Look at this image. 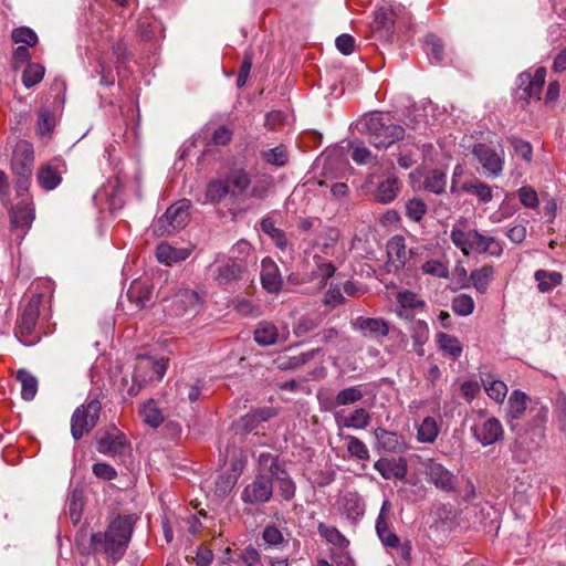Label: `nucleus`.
Returning a JSON list of instances; mask_svg holds the SVG:
<instances>
[{
  "label": "nucleus",
  "instance_id": "nucleus-1",
  "mask_svg": "<svg viewBox=\"0 0 566 566\" xmlns=\"http://www.w3.org/2000/svg\"><path fill=\"white\" fill-rule=\"evenodd\" d=\"M137 520L136 514L117 515L104 532L91 535L92 551L105 555L113 563L120 560L128 548Z\"/></svg>",
  "mask_w": 566,
  "mask_h": 566
},
{
  "label": "nucleus",
  "instance_id": "nucleus-2",
  "mask_svg": "<svg viewBox=\"0 0 566 566\" xmlns=\"http://www.w3.org/2000/svg\"><path fill=\"white\" fill-rule=\"evenodd\" d=\"M230 189V197L233 199H264L274 187V178L268 174L250 172L243 168L231 169L226 175Z\"/></svg>",
  "mask_w": 566,
  "mask_h": 566
},
{
  "label": "nucleus",
  "instance_id": "nucleus-3",
  "mask_svg": "<svg viewBox=\"0 0 566 566\" xmlns=\"http://www.w3.org/2000/svg\"><path fill=\"white\" fill-rule=\"evenodd\" d=\"M167 364L166 358L138 357L134 367L133 384L128 387L127 394L132 397L137 396L142 388L160 381L167 371Z\"/></svg>",
  "mask_w": 566,
  "mask_h": 566
},
{
  "label": "nucleus",
  "instance_id": "nucleus-4",
  "mask_svg": "<svg viewBox=\"0 0 566 566\" xmlns=\"http://www.w3.org/2000/svg\"><path fill=\"white\" fill-rule=\"evenodd\" d=\"M368 140L377 148H387L397 140L403 138L405 128L391 123L389 117L379 114H373L366 122Z\"/></svg>",
  "mask_w": 566,
  "mask_h": 566
},
{
  "label": "nucleus",
  "instance_id": "nucleus-5",
  "mask_svg": "<svg viewBox=\"0 0 566 566\" xmlns=\"http://www.w3.org/2000/svg\"><path fill=\"white\" fill-rule=\"evenodd\" d=\"M42 301V294L31 296L18 318L14 335L25 346L35 345L41 339V333L36 329V323Z\"/></svg>",
  "mask_w": 566,
  "mask_h": 566
},
{
  "label": "nucleus",
  "instance_id": "nucleus-6",
  "mask_svg": "<svg viewBox=\"0 0 566 566\" xmlns=\"http://www.w3.org/2000/svg\"><path fill=\"white\" fill-rule=\"evenodd\" d=\"M102 410L98 399H91L78 406L71 418V433L75 440H80L97 424Z\"/></svg>",
  "mask_w": 566,
  "mask_h": 566
},
{
  "label": "nucleus",
  "instance_id": "nucleus-7",
  "mask_svg": "<svg viewBox=\"0 0 566 566\" xmlns=\"http://www.w3.org/2000/svg\"><path fill=\"white\" fill-rule=\"evenodd\" d=\"M474 439L483 447L492 446L504 437V429L501 421L495 417H486L479 411L474 423L471 427Z\"/></svg>",
  "mask_w": 566,
  "mask_h": 566
},
{
  "label": "nucleus",
  "instance_id": "nucleus-8",
  "mask_svg": "<svg viewBox=\"0 0 566 566\" xmlns=\"http://www.w3.org/2000/svg\"><path fill=\"white\" fill-rule=\"evenodd\" d=\"M200 296L191 289H179L166 300L165 311L170 316L195 315L200 310Z\"/></svg>",
  "mask_w": 566,
  "mask_h": 566
},
{
  "label": "nucleus",
  "instance_id": "nucleus-9",
  "mask_svg": "<svg viewBox=\"0 0 566 566\" xmlns=\"http://www.w3.org/2000/svg\"><path fill=\"white\" fill-rule=\"evenodd\" d=\"M472 155L482 166L486 176L496 178L502 175L504 168V151L497 153L484 143H478L472 148Z\"/></svg>",
  "mask_w": 566,
  "mask_h": 566
},
{
  "label": "nucleus",
  "instance_id": "nucleus-10",
  "mask_svg": "<svg viewBox=\"0 0 566 566\" xmlns=\"http://www.w3.org/2000/svg\"><path fill=\"white\" fill-rule=\"evenodd\" d=\"M273 495L272 479L264 473H258L253 481L241 492V500L249 505L268 503Z\"/></svg>",
  "mask_w": 566,
  "mask_h": 566
},
{
  "label": "nucleus",
  "instance_id": "nucleus-11",
  "mask_svg": "<svg viewBox=\"0 0 566 566\" xmlns=\"http://www.w3.org/2000/svg\"><path fill=\"white\" fill-rule=\"evenodd\" d=\"M546 70L538 67L534 74L522 73L518 76L517 97L526 103L532 98L539 99L545 83Z\"/></svg>",
  "mask_w": 566,
  "mask_h": 566
},
{
  "label": "nucleus",
  "instance_id": "nucleus-12",
  "mask_svg": "<svg viewBox=\"0 0 566 566\" xmlns=\"http://www.w3.org/2000/svg\"><path fill=\"white\" fill-rule=\"evenodd\" d=\"M66 171V163L62 158H53L39 168L36 174L38 184L46 191L54 190L61 185Z\"/></svg>",
  "mask_w": 566,
  "mask_h": 566
},
{
  "label": "nucleus",
  "instance_id": "nucleus-13",
  "mask_svg": "<svg viewBox=\"0 0 566 566\" xmlns=\"http://www.w3.org/2000/svg\"><path fill=\"white\" fill-rule=\"evenodd\" d=\"M479 231L467 229V221L461 219L457 221L450 232L452 243L465 255L476 252Z\"/></svg>",
  "mask_w": 566,
  "mask_h": 566
},
{
  "label": "nucleus",
  "instance_id": "nucleus-14",
  "mask_svg": "<svg viewBox=\"0 0 566 566\" xmlns=\"http://www.w3.org/2000/svg\"><path fill=\"white\" fill-rule=\"evenodd\" d=\"M426 475L428 482L443 492H452L455 489L457 476L440 462L429 460L426 463Z\"/></svg>",
  "mask_w": 566,
  "mask_h": 566
},
{
  "label": "nucleus",
  "instance_id": "nucleus-15",
  "mask_svg": "<svg viewBox=\"0 0 566 566\" xmlns=\"http://www.w3.org/2000/svg\"><path fill=\"white\" fill-rule=\"evenodd\" d=\"M34 164L33 146L27 140L17 143L13 149L11 169L14 175L32 176Z\"/></svg>",
  "mask_w": 566,
  "mask_h": 566
},
{
  "label": "nucleus",
  "instance_id": "nucleus-16",
  "mask_svg": "<svg viewBox=\"0 0 566 566\" xmlns=\"http://www.w3.org/2000/svg\"><path fill=\"white\" fill-rule=\"evenodd\" d=\"M287 337L289 331L286 328L279 331L277 326L270 321H261L253 332V339L260 346L284 343Z\"/></svg>",
  "mask_w": 566,
  "mask_h": 566
},
{
  "label": "nucleus",
  "instance_id": "nucleus-17",
  "mask_svg": "<svg viewBox=\"0 0 566 566\" xmlns=\"http://www.w3.org/2000/svg\"><path fill=\"white\" fill-rule=\"evenodd\" d=\"M353 329L364 337L380 339L389 334V325L382 318L358 316L352 321Z\"/></svg>",
  "mask_w": 566,
  "mask_h": 566
},
{
  "label": "nucleus",
  "instance_id": "nucleus-18",
  "mask_svg": "<svg viewBox=\"0 0 566 566\" xmlns=\"http://www.w3.org/2000/svg\"><path fill=\"white\" fill-rule=\"evenodd\" d=\"M128 447L125 434L119 431L105 433L96 443L99 453L113 458L122 457Z\"/></svg>",
  "mask_w": 566,
  "mask_h": 566
},
{
  "label": "nucleus",
  "instance_id": "nucleus-19",
  "mask_svg": "<svg viewBox=\"0 0 566 566\" xmlns=\"http://www.w3.org/2000/svg\"><path fill=\"white\" fill-rule=\"evenodd\" d=\"M391 511V504L389 501H384L380 512L376 521V532L380 542L389 548H394L399 545L400 538L389 527L388 518Z\"/></svg>",
  "mask_w": 566,
  "mask_h": 566
},
{
  "label": "nucleus",
  "instance_id": "nucleus-20",
  "mask_svg": "<svg viewBox=\"0 0 566 566\" xmlns=\"http://www.w3.org/2000/svg\"><path fill=\"white\" fill-rule=\"evenodd\" d=\"M371 417L365 408H356L347 416H342L339 412L335 413V421L337 428L363 430L370 423Z\"/></svg>",
  "mask_w": 566,
  "mask_h": 566
},
{
  "label": "nucleus",
  "instance_id": "nucleus-21",
  "mask_svg": "<svg viewBox=\"0 0 566 566\" xmlns=\"http://www.w3.org/2000/svg\"><path fill=\"white\" fill-rule=\"evenodd\" d=\"M480 379L489 398L496 403H503L509 391L506 384L496 379L491 371L481 370Z\"/></svg>",
  "mask_w": 566,
  "mask_h": 566
},
{
  "label": "nucleus",
  "instance_id": "nucleus-22",
  "mask_svg": "<svg viewBox=\"0 0 566 566\" xmlns=\"http://www.w3.org/2000/svg\"><path fill=\"white\" fill-rule=\"evenodd\" d=\"M374 468L386 480H401L407 474V465L402 459L397 461L381 458L375 462Z\"/></svg>",
  "mask_w": 566,
  "mask_h": 566
},
{
  "label": "nucleus",
  "instance_id": "nucleus-23",
  "mask_svg": "<svg viewBox=\"0 0 566 566\" xmlns=\"http://www.w3.org/2000/svg\"><path fill=\"white\" fill-rule=\"evenodd\" d=\"M191 252L190 248H175L168 243H160L156 249V258L163 264L172 265L188 259Z\"/></svg>",
  "mask_w": 566,
  "mask_h": 566
},
{
  "label": "nucleus",
  "instance_id": "nucleus-24",
  "mask_svg": "<svg viewBox=\"0 0 566 566\" xmlns=\"http://www.w3.org/2000/svg\"><path fill=\"white\" fill-rule=\"evenodd\" d=\"M190 201L187 199L179 200L171 205L165 212L164 221H171L172 229L180 230L186 227L189 220Z\"/></svg>",
  "mask_w": 566,
  "mask_h": 566
},
{
  "label": "nucleus",
  "instance_id": "nucleus-25",
  "mask_svg": "<svg viewBox=\"0 0 566 566\" xmlns=\"http://www.w3.org/2000/svg\"><path fill=\"white\" fill-rule=\"evenodd\" d=\"M387 255L389 264L395 270L403 268L407 261V250L405 239L401 235H395L388 241Z\"/></svg>",
  "mask_w": 566,
  "mask_h": 566
},
{
  "label": "nucleus",
  "instance_id": "nucleus-26",
  "mask_svg": "<svg viewBox=\"0 0 566 566\" xmlns=\"http://www.w3.org/2000/svg\"><path fill=\"white\" fill-rule=\"evenodd\" d=\"M436 342L442 354L452 360L459 359L463 352L461 342L453 335L439 332L436 335Z\"/></svg>",
  "mask_w": 566,
  "mask_h": 566
},
{
  "label": "nucleus",
  "instance_id": "nucleus-27",
  "mask_svg": "<svg viewBox=\"0 0 566 566\" xmlns=\"http://www.w3.org/2000/svg\"><path fill=\"white\" fill-rule=\"evenodd\" d=\"M243 268L237 261L229 259L216 269L214 279L220 285H227L237 281L242 275Z\"/></svg>",
  "mask_w": 566,
  "mask_h": 566
},
{
  "label": "nucleus",
  "instance_id": "nucleus-28",
  "mask_svg": "<svg viewBox=\"0 0 566 566\" xmlns=\"http://www.w3.org/2000/svg\"><path fill=\"white\" fill-rule=\"evenodd\" d=\"M534 280L537 282V290L545 294L562 285L564 276L560 272L557 271L539 269L535 271Z\"/></svg>",
  "mask_w": 566,
  "mask_h": 566
},
{
  "label": "nucleus",
  "instance_id": "nucleus-29",
  "mask_svg": "<svg viewBox=\"0 0 566 566\" xmlns=\"http://www.w3.org/2000/svg\"><path fill=\"white\" fill-rule=\"evenodd\" d=\"M397 301L400 305L398 314L405 318H411L418 308L424 306V302L410 291H400L397 295Z\"/></svg>",
  "mask_w": 566,
  "mask_h": 566
},
{
  "label": "nucleus",
  "instance_id": "nucleus-30",
  "mask_svg": "<svg viewBox=\"0 0 566 566\" xmlns=\"http://www.w3.org/2000/svg\"><path fill=\"white\" fill-rule=\"evenodd\" d=\"M400 186L401 184L397 177H388L378 185L374 193L375 200L380 203H390L397 198Z\"/></svg>",
  "mask_w": 566,
  "mask_h": 566
},
{
  "label": "nucleus",
  "instance_id": "nucleus-31",
  "mask_svg": "<svg viewBox=\"0 0 566 566\" xmlns=\"http://www.w3.org/2000/svg\"><path fill=\"white\" fill-rule=\"evenodd\" d=\"M495 270L493 265L484 264L483 266L471 271L470 282L480 294L486 293L490 283L494 279Z\"/></svg>",
  "mask_w": 566,
  "mask_h": 566
},
{
  "label": "nucleus",
  "instance_id": "nucleus-32",
  "mask_svg": "<svg viewBox=\"0 0 566 566\" xmlns=\"http://www.w3.org/2000/svg\"><path fill=\"white\" fill-rule=\"evenodd\" d=\"M460 190L476 197L481 202L488 203L493 199V189L488 184L473 178L460 186Z\"/></svg>",
  "mask_w": 566,
  "mask_h": 566
},
{
  "label": "nucleus",
  "instance_id": "nucleus-33",
  "mask_svg": "<svg viewBox=\"0 0 566 566\" xmlns=\"http://www.w3.org/2000/svg\"><path fill=\"white\" fill-rule=\"evenodd\" d=\"M344 513L349 520H357L365 513V503L357 492H347L342 497Z\"/></svg>",
  "mask_w": 566,
  "mask_h": 566
},
{
  "label": "nucleus",
  "instance_id": "nucleus-34",
  "mask_svg": "<svg viewBox=\"0 0 566 566\" xmlns=\"http://www.w3.org/2000/svg\"><path fill=\"white\" fill-rule=\"evenodd\" d=\"M504 252V242L495 237L484 235L479 232L476 252L479 254H488L493 258L502 256Z\"/></svg>",
  "mask_w": 566,
  "mask_h": 566
},
{
  "label": "nucleus",
  "instance_id": "nucleus-35",
  "mask_svg": "<svg viewBox=\"0 0 566 566\" xmlns=\"http://www.w3.org/2000/svg\"><path fill=\"white\" fill-rule=\"evenodd\" d=\"M422 187L424 190L440 195L447 187V175L439 169H431L423 174Z\"/></svg>",
  "mask_w": 566,
  "mask_h": 566
},
{
  "label": "nucleus",
  "instance_id": "nucleus-36",
  "mask_svg": "<svg viewBox=\"0 0 566 566\" xmlns=\"http://www.w3.org/2000/svg\"><path fill=\"white\" fill-rule=\"evenodd\" d=\"M127 297L137 308H144L151 298V291L143 282L135 281L127 291Z\"/></svg>",
  "mask_w": 566,
  "mask_h": 566
},
{
  "label": "nucleus",
  "instance_id": "nucleus-37",
  "mask_svg": "<svg viewBox=\"0 0 566 566\" xmlns=\"http://www.w3.org/2000/svg\"><path fill=\"white\" fill-rule=\"evenodd\" d=\"M528 397L521 390H514L507 401V419L512 422L520 419L527 407Z\"/></svg>",
  "mask_w": 566,
  "mask_h": 566
},
{
  "label": "nucleus",
  "instance_id": "nucleus-38",
  "mask_svg": "<svg viewBox=\"0 0 566 566\" xmlns=\"http://www.w3.org/2000/svg\"><path fill=\"white\" fill-rule=\"evenodd\" d=\"M375 437L381 448L388 452H400L403 449V441L400 436L395 432L377 428Z\"/></svg>",
  "mask_w": 566,
  "mask_h": 566
},
{
  "label": "nucleus",
  "instance_id": "nucleus-39",
  "mask_svg": "<svg viewBox=\"0 0 566 566\" xmlns=\"http://www.w3.org/2000/svg\"><path fill=\"white\" fill-rule=\"evenodd\" d=\"M439 432L438 421L433 417H426L417 428V439L421 443H433Z\"/></svg>",
  "mask_w": 566,
  "mask_h": 566
},
{
  "label": "nucleus",
  "instance_id": "nucleus-40",
  "mask_svg": "<svg viewBox=\"0 0 566 566\" xmlns=\"http://www.w3.org/2000/svg\"><path fill=\"white\" fill-rule=\"evenodd\" d=\"M227 196H230V189L226 177L208 182L206 187V198L208 202L219 203Z\"/></svg>",
  "mask_w": 566,
  "mask_h": 566
},
{
  "label": "nucleus",
  "instance_id": "nucleus-41",
  "mask_svg": "<svg viewBox=\"0 0 566 566\" xmlns=\"http://www.w3.org/2000/svg\"><path fill=\"white\" fill-rule=\"evenodd\" d=\"M10 219L13 227L29 229L34 219L33 209L29 205H17L11 210Z\"/></svg>",
  "mask_w": 566,
  "mask_h": 566
},
{
  "label": "nucleus",
  "instance_id": "nucleus-42",
  "mask_svg": "<svg viewBox=\"0 0 566 566\" xmlns=\"http://www.w3.org/2000/svg\"><path fill=\"white\" fill-rule=\"evenodd\" d=\"M317 531L327 543L338 548H346L349 544V541L335 526L319 523Z\"/></svg>",
  "mask_w": 566,
  "mask_h": 566
},
{
  "label": "nucleus",
  "instance_id": "nucleus-43",
  "mask_svg": "<svg viewBox=\"0 0 566 566\" xmlns=\"http://www.w3.org/2000/svg\"><path fill=\"white\" fill-rule=\"evenodd\" d=\"M143 420L151 428L159 427L164 421L161 410L158 408L154 399H149L140 408Z\"/></svg>",
  "mask_w": 566,
  "mask_h": 566
},
{
  "label": "nucleus",
  "instance_id": "nucleus-44",
  "mask_svg": "<svg viewBox=\"0 0 566 566\" xmlns=\"http://www.w3.org/2000/svg\"><path fill=\"white\" fill-rule=\"evenodd\" d=\"M17 379L21 382V396L24 400H32L38 391V380L29 371L20 369L17 373Z\"/></svg>",
  "mask_w": 566,
  "mask_h": 566
},
{
  "label": "nucleus",
  "instance_id": "nucleus-45",
  "mask_svg": "<svg viewBox=\"0 0 566 566\" xmlns=\"http://www.w3.org/2000/svg\"><path fill=\"white\" fill-rule=\"evenodd\" d=\"M261 283L262 286L269 293H277L282 287V279L279 273V270L275 266L266 268L263 264V271L261 273Z\"/></svg>",
  "mask_w": 566,
  "mask_h": 566
},
{
  "label": "nucleus",
  "instance_id": "nucleus-46",
  "mask_svg": "<svg viewBox=\"0 0 566 566\" xmlns=\"http://www.w3.org/2000/svg\"><path fill=\"white\" fill-rule=\"evenodd\" d=\"M339 437L347 441V451L350 457L360 461L369 459V450L360 439L350 434L343 436L342 433H339Z\"/></svg>",
  "mask_w": 566,
  "mask_h": 566
},
{
  "label": "nucleus",
  "instance_id": "nucleus-47",
  "mask_svg": "<svg viewBox=\"0 0 566 566\" xmlns=\"http://www.w3.org/2000/svg\"><path fill=\"white\" fill-rule=\"evenodd\" d=\"M262 231L268 234L274 244L284 250L287 245V239L283 230L275 227L274 221L270 218H265L261 221Z\"/></svg>",
  "mask_w": 566,
  "mask_h": 566
},
{
  "label": "nucleus",
  "instance_id": "nucleus-48",
  "mask_svg": "<svg viewBox=\"0 0 566 566\" xmlns=\"http://www.w3.org/2000/svg\"><path fill=\"white\" fill-rule=\"evenodd\" d=\"M364 398L361 386L347 387L338 391L335 397L336 406H349Z\"/></svg>",
  "mask_w": 566,
  "mask_h": 566
},
{
  "label": "nucleus",
  "instance_id": "nucleus-49",
  "mask_svg": "<svg viewBox=\"0 0 566 566\" xmlns=\"http://www.w3.org/2000/svg\"><path fill=\"white\" fill-rule=\"evenodd\" d=\"M424 51L431 62L439 63L443 60V43L434 34L426 36Z\"/></svg>",
  "mask_w": 566,
  "mask_h": 566
},
{
  "label": "nucleus",
  "instance_id": "nucleus-50",
  "mask_svg": "<svg viewBox=\"0 0 566 566\" xmlns=\"http://www.w3.org/2000/svg\"><path fill=\"white\" fill-rule=\"evenodd\" d=\"M44 67L38 63H30L22 74V83L25 87L30 88L39 84L44 76Z\"/></svg>",
  "mask_w": 566,
  "mask_h": 566
},
{
  "label": "nucleus",
  "instance_id": "nucleus-51",
  "mask_svg": "<svg viewBox=\"0 0 566 566\" xmlns=\"http://www.w3.org/2000/svg\"><path fill=\"white\" fill-rule=\"evenodd\" d=\"M475 307L472 296L459 294L452 300L451 308L460 316H468L473 313Z\"/></svg>",
  "mask_w": 566,
  "mask_h": 566
},
{
  "label": "nucleus",
  "instance_id": "nucleus-52",
  "mask_svg": "<svg viewBox=\"0 0 566 566\" xmlns=\"http://www.w3.org/2000/svg\"><path fill=\"white\" fill-rule=\"evenodd\" d=\"M509 144L513 147L516 156L521 157L524 161L531 163L533 159V147L531 143L517 136L507 138Z\"/></svg>",
  "mask_w": 566,
  "mask_h": 566
},
{
  "label": "nucleus",
  "instance_id": "nucleus-53",
  "mask_svg": "<svg viewBox=\"0 0 566 566\" xmlns=\"http://www.w3.org/2000/svg\"><path fill=\"white\" fill-rule=\"evenodd\" d=\"M336 268L332 262L322 259L316 261V270L313 272L315 279L318 280V289H323L327 281L334 275Z\"/></svg>",
  "mask_w": 566,
  "mask_h": 566
},
{
  "label": "nucleus",
  "instance_id": "nucleus-54",
  "mask_svg": "<svg viewBox=\"0 0 566 566\" xmlns=\"http://www.w3.org/2000/svg\"><path fill=\"white\" fill-rule=\"evenodd\" d=\"M287 150L283 145L276 146L262 153V158L276 167H282L287 163Z\"/></svg>",
  "mask_w": 566,
  "mask_h": 566
},
{
  "label": "nucleus",
  "instance_id": "nucleus-55",
  "mask_svg": "<svg viewBox=\"0 0 566 566\" xmlns=\"http://www.w3.org/2000/svg\"><path fill=\"white\" fill-rule=\"evenodd\" d=\"M11 38L14 43L25 44L27 48L34 46L38 43V35L32 29L28 27L14 29L12 31Z\"/></svg>",
  "mask_w": 566,
  "mask_h": 566
},
{
  "label": "nucleus",
  "instance_id": "nucleus-56",
  "mask_svg": "<svg viewBox=\"0 0 566 566\" xmlns=\"http://www.w3.org/2000/svg\"><path fill=\"white\" fill-rule=\"evenodd\" d=\"M274 482H276L279 493L283 500L291 501L295 496L296 485L289 473L277 476Z\"/></svg>",
  "mask_w": 566,
  "mask_h": 566
},
{
  "label": "nucleus",
  "instance_id": "nucleus-57",
  "mask_svg": "<svg viewBox=\"0 0 566 566\" xmlns=\"http://www.w3.org/2000/svg\"><path fill=\"white\" fill-rule=\"evenodd\" d=\"M427 213V205L423 200L412 198L406 203V216L416 222H419Z\"/></svg>",
  "mask_w": 566,
  "mask_h": 566
},
{
  "label": "nucleus",
  "instance_id": "nucleus-58",
  "mask_svg": "<svg viewBox=\"0 0 566 566\" xmlns=\"http://www.w3.org/2000/svg\"><path fill=\"white\" fill-rule=\"evenodd\" d=\"M262 539L271 547H280L286 543L282 532L275 525H266L262 532Z\"/></svg>",
  "mask_w": 566,
  "mask_h": 566
},
{
  "label": "nucleus",
  "instance_id": "nucleus-59",
  "mask_svg": "<svg viewBox=\"0 0 566 566\" xmlns=\"http://www.w3.org/2000/svg\"><path fill=\"white\" fill-rule=\"evenodd\" d=\"M423 273L430 274L436 277H448L449 270L444 262L440 260H429L424 262L421 266Z\"/></svg>",
  "mask_w": 566,
  "mask_h": 566
},
{
  "label": "nucleus",
  "instance_id": "nucleus-60",
  "mask_svg": "<svg viewBox=\"0 0 566 566\" xmlns=\"http://www.w3.org/2000/svg\"><path fill=\"white\" fill-rule=\"evenodd\" d=\"M233 136V130L226 125L217 127L211 134L210 144L214 146L228 145Z\"/></svg>",
  "mask_w": 566,
  "mask_h": 566
},
{
  "label": "nucleus",
  "instance_id": "nucleus-61",
  "mask_svg": "<svg viewBox=\"0 0 566 566\" xmlns=\"http://www.w3.org/2000/svg\"><path fill=\"white\" fill-rule=\"evenodd\" d=\"M517 196L521 203L526 208H536L539 203L537 192L528 186L521 187L517 190Z\"/></svg>",
  "mask_w": 566,
  "mask_h": 566
},
{
  "label": "nucleus",
  "instance_id": "nucleus-62",
  "mask_svg": "<svg viewBox=\"0 0 566 566\" xmlns=\"http://www.w3.org/2000/svg\"><path fill=\"white\" fill-rule=\"evenodd\" d=\"M54 116L48 109H43L39 113L38 130L39 134L44 136L52 133L54 128Z\"/></svg>",
  "mask_w": 566,
  "mask_h": 566
},
{
  "label": "nucleus",
  "instance_id": "nucleus-63",
  "mask_svg": "<svg viewBox=\"0 0 566 566\" xmlns=\"http://www.w3.org/2000/svg\"><path fill=\"white\" fill-rule=\"evenodd\" d=\"M94 475L104 481H112L117 478V471L108 463L98 462L92 467Z\"/></svg>",
  "mask_w": 566,
  "mask_h": 566
},
{
  "label": "nucleus",
  "instance_id": "nucleus-64",
  "mask_svg": "<svg viewBox=\"0 0 566 566\" xmlns=\"http://www.w3.org/2000/svg\"><path fill=\"white\" fill-rule=\"evenodd\" d=\"M352 158L358 165H366L371 160V151L363 144H353L350 146Z\"/></svg>",
  "mask_w": 566,
  "mask_h": 566
}]
</instances>
